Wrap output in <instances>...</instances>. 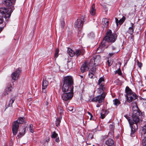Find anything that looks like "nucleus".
Instances as JSON below:
<instances>
[{
    "mask_svg": "<svg viewBox=\"0 0 146 146\" xmlns=\"http://www.w3.org/2000/svg\"><path fill=\"white\" fill-rule=\"evenodd\" d=\"M104 79L102 77H101L99 80L98 84L99 86V87L98 88V93L101 94L93 98L92 99V102H98L100 104L104 102L106 94V91L107 90L105 83H104Z\"/></svg>",
    "mask_w": 146,
    "mask_h": 146,
    "instance_id": "1",
    "label": "nucleus"
},
{
    "mask_svg": "<svg viewBox=\"0 0 146 146\" xmlns=\"http://www.w3.org/2000/svg\"><path fill=\"white\" fill-rule=\"evenodd\" d=\"M101 59L100 56L99 55H97L91 59L89 64L85 62L81 68V72L83 73L85 71L88 70L89 69V66H93V65L96 66L98 65L100 62Z\"/></svg>",
    "mask_w": 146,
    "mask_h": 146,
    "instance_id": "2",
    "label": "nucleus"
},
{
    "mask_svg": "<svg viewBox=\"0 0 146 146\" xmlns=\"http://www.w3.org/2000/svg\"><path fill=\"white\" fill-rule=\"evenodd\" d=\"M11 11V10H7L4 7L0 8V24H2L4 21L3 17L6 21H8L10 17Z\"/></svg>",
    "mask_w": 146,
    "mask_h": 146,
    "instance_id": "3",
    "label": "nucleus"
},
{
    "mask_svg": "<svg viewBox=\"0 0 146 146\" xmlns=\"http://www.w3.org/2000/svg\"><path fill=\"white\" fill-rule=\"evenodd\" d=\"M125 96L127 99V101L129 103L135 100L137 98V96L136 94L132 91L128 86H127L125 89Z\"/></svg>",
    "mask_w": 146,
    "mask_h": 146,
    "instance_id": "4",
    "label": "nucleus"
},
{
    "mask_svg": "<svg viewBox=\"0 0 146 146\" xmlns=\"http://www.w3.org/2000/svg\"><path fill=\"white\" fill-rule=\"evenodd\" d=\"M25 122V118L20 117L18 119V120L14 122L13 124L12 130L13 134L14 135H16L17 134L19 127V123L22 124Z\"/></svg>",
    "mask_w": 146,
    "mask_h": 146,
    "instance_id": "5",
    "label": "nucleus"
},
{
    "mask_svg": "<svg viewBox=\"0 0 146 146\" xmlns=\"http://www.w3.org/2000/svg\"><path fill=\"white\" fill-rule=\"evenodd\" d=\"M111 31L109 30L107 31L106 35L104 37L105 40H106L107 42H114L117 38V35L115 33L111 34Z\"/></svg>",
    "mask_w": 146,
    "mask_h": 146,
    "instance_id": "6",
    "label": "nucleus"
},
{
    "mask_svg": "<svg viewBox=\"0 0 146 146\" xmlns=\"http://www.w3.org/2000/svg\"><path fill=\"white\" fill-rule=\"evenodd\" d=\"M16 0H3V3L5 5L8 7L6 9L8 10H11V15L14 9V5Z\"/></svg>",
    "mask_w": 146,
    "mask_h": 146,
    "instance_id": "7",
    "label": "nucleus"
},
{
    "mask_svg": "<svg viewBox=\"0 0 146 146\" xmlns=\"http://www.w3.org/2000/svg\"><path fill=\"white\" fill-rule=\"evenodd\" d=\"M137 102H134L131 103V106H132L133 113L132 115L133 116H139L141 114V113L139 110L137 105Z\"/></svg>",
    "mask_w": 146,
    "mask_h": 146,
    "instance_id": "8",
    "label": "nucleus"
},
{
    "mask_svg": "<svg viewBox=\"0 0 146 146\" xmlns=\"http://www.w3.org/2000/svg\"><path fill=\"white\" fill-rule=\"evenodd\" d=\"M125 117L127 119L129 123L130 127L131 128V136L132 137H134L135 136V129L136 127V126L134 125V122L132 120L130 119V117L129 116L126 115H125Z\"/></svg>",
    "mask_w": 146,
    "mask_h": 146,
    "instance_id": "9",
    "label": "nucleus"
},
{
    "mask_svg": "<svg viewBox=\"0 0 146 146\" xmlns=\"http://www.w3.org/2000/svg\"><path fill=\"white\" fill-rule=\"evenodd\" d=\"M73 92H64L62 96V98L63 101H67L70 100L73 96Z\"/></svg>",
    "mask_w": 146,
    "mask_h": 146,
    "instance_id": "10",
    "label": "nucleus"
},
{
    "mask_svg": "<svg viewBox=\"0 0 146 146\" xmlns=\"http://www.w3.org/2000/svg\"><path fill=\"white\" fill-rule=\"evenodd\" d=\"M85 19L83 17H82L77 19V21L75 23L74 27L76 28H80L82 27Z\"/></svg>",
    "mask_w": 146,
    "mask_h": 146,
    "instance_id": "11",
    "label": "nucleus"
},
{
    "mask_svg": "<svg viewBox=\"0 0 146 146\" xmlns=\"http://www.w3.org/2000/svg\"><path fill=\"white\" fill-rule=\"evenodd\" d=\"M62 91L64 92H73V86L71 85H69L67 84L63 83V85L62 88Z\"/></svg>",
    "mask_w": 146,
    "mask_h": 146,
    "instance_id": "12",
    "label": "nucleus"
},
{
    "mask_svg": "<svg viewBox=\"0 0 146 146\" xmlns=\"http://www.w3.org/2000/svg\"><path fill=\"white\" fill-rule=\"evenodd\" d=\"M21 72V71L19 68L16 71L13 72L11 75L12 80L14 82L18 79Z\"/></svg>",
    "mask_w": 146,
    "mask_h": 146,
    "instance_id": "13",
    "label": "nucleus"
},
{
    "mask_svg": "<svg viewBox=\"0 0 146 146\" xmlns=\"http://www.w3.org/2000/svg\"><path fill=\"white\" fill-rule=\"evenodd\" d=\"M63 83L73 86V80L72 76H67L64 78Z\"/></svg>",
    "mask_w": 146,
    "mask_h": 146,
    "instance_id": "14",
    "label": "nucleus"
},
{
    "mask_svg": "<svg viewBox=\"0 0 146 146\" xmlns=\"http://www.w3.org/2000/svg\"><path fill=\"white\" fill-rule=\"evenodd\" d=\"M139 116H133L132 115V119H131L134 122V125H136V127L135 129V131H134V134L135 136V131L136 129H137V124L139 122Z\"/></svg>",
    "mask_w": 146,
    "mask_h": 146,
    "instance_id": "15",
    "label": "nucleus"
},
{
    "mask_svg": "<svg viewBox=\"0 0 146 146\" xmlns=\"http://www.w3.org/2000/svg\"><path fill=\"white\" fill-rule=\"evenodd\" d=\"M107 41L106 40H105L104 38L103 39V41L100 45L99 47L98 48V50H100L101 52H103L105 49V46L106 45V42Z\"/></svg>",
    "mask_w": 146,
    "mask_h": 146,
    "instance_id": "16",
    "label": "nucleus"
},
{
    "mask_svg": "<svg viewBox=\"0 0 146 146\" xmlns=\"http://www.w3.org/2000/svg\"><path fill=\"white\" fill-rule=\"evenodd\" d=\"M114 141L113 139L109 138L105 142V144L108 146H114Z\"/></svg>",
    "mask_w": 146,
    "mask_h": 146,
    "instance_id": "17",
    "label": "nucleus"
},
{
    "mask_svg": "<svg viewBox=\"0 0 146 146\" xmlns=\"http://www.w3.org/2000/svg\"><path fill=\"white\" fill-rule=\"evenodd\" d=\"M75 55L77 57L80 55H83L84 53V49H78L75 52Z\"/></svg>",
    "mask_w": 146,
    "mask_h": 146,
    "instance_id": "18",
    "label": "nucleus"
},
{
    "mask_svg": "<svg viewBox=\"0 0 146 146\" xmlns=\"http://www.w3.org/2000/svg\"><path fill=\"white\" fill-rule=\"evenodd\" d=\"M90 14L92 15H94L96 13V9L94 4H93L91 6L90 11Z\"/></svg>",
    "mask_w": 146,
    "mask_h": 146,
    "instance_id": "19",
    "label": "nucleus"
},
{
    "mask_svg": "<svg viewBox=\"0 0 146 146\" xmlns=\"http://www.w3.org/2000/svg\"><path fill=\"white\" fill-rule=\"evenodd\" d=\"M57 110L58 113L60 114L59 117L62 118V114L63 111V108L61 106H58L57 108Z\"/></svg>",
    "mask_w": 146,
    "mask_h": 146,
    "instance_id": "20",
    "label": "nucleus"
},
{
    "mask_svg": "<svg viewBox=\"0 0 146 146\" xmlns=\"http://www.w3.org/2000/svg\"><path fill=\"white\" fill-rule=\"evenodd\" d=\"M109 23V21L107 19L105 18L102 19V24L105 27H107Z\"/></svg>",
    "mask_w": 146,
    "mask_h": 146,
    "instance_id": "21",
    "label": "nucleus"
},
{
    "mask_svg": "<svg viewBox=\"0 0 146 146\" xmlns=\"http://www.w3.org/2000/svg\"><path fill=\"white\" fill-rule=\"evenodd\" d=\"M67 52L71 57H73L75 55V52L70 48L68 49Z\"/></svg>",
    "mask_w": 146,
    "mask_h": 146,
    "instance_id": "22",
    "label": "nucleus"
},
{
    "mask_svg": "<svg viewBox=\"0 0 146 146\" xmlns=\"http://www.w3.org/2000/svg\"><path fill=\"white\" fill-rule=\"evenodd\" d=\"M107 110H104L102 111V112L101 113L100 117L102 119H104L105 117L106 114H108V113H107Z\"/></svg>",
    "mask_w": 146,
    "mask_h": 146,
    "instance_id": "23",
    "label": "nucleus"
},
{
    "mask_svg": "<svg viewBox=\"0 0 146 146\" xmlns=\"http://www.w3.org/2000/svg\"><path fill=\"white\" fill-rule=\"evenodd\" d=\"M90 66H89L88 67H89ZM91 66L92 67V68L89 70V73H90L92 74H94L96 70V68L95 67L96 66L93 65V66Z\"/></svg>",
    "mask_w": 146,
    "mask_h": 146,
    "instance_id": "24",
    "label": "nucleus"
},
{
    "mask_svg": "<svg viewBox=\"0 0 146 146\" xmlns=\"http://www.w3.org/2000/svg\"><path fill=\"white\" fill-rule=\"evenodd\" d=\"M48 82L46 80H44L42 82V87L44 88H47L48 85Z\"/></svg>",
    "mask_w": 146,
    "mask_h": 146,
    "instance_id": "25",
    "label": "nucleus"
},
{
    "mask_svg": "<svg viewBox=\"0 0 146 146\" xmlns=\"http://www.w3.org/2000/svg\"><path fill=\"white\" fill-rule=\"evenodd\" d=\"M26 130V128L25 127L23 129V132H20L19 133V134H18L17 135V136L18 137L20 138L22 137L25 134V132Z\"/></svg>",
    "mask_w": 146,
    "mask_h": 146,
    "instance_id": "26",
    "label": "nucleus"
},
{
    "mask_svg": "<svg viewBox=\"0 0 146 146\" xmlns=\"http://www.w3.org/2000/svg\"><path fill=\"white\" fill-rule=\"evenodd\" d=\"M141 132V135H144L146 134V125L144 126L142 128Z\"/></svg>",
    "mask_w": 146,
    "mask_h": 146,
    "instance_id": "27",
    "label": "nucleus"
},
{
    "mask_svg": "<svg viewBox=\"0 0 146 146\" xmlns=\"http://www.w3.org/2000/svg\"><path fill=\"white\" fill-rule=\"evenodd\" d=\"M113 104L114 105L117 106L120 104V102L118 100L116 99L113 100Z\"/></svg>",
    "mask_w": 146,
    "mask_h": 146,
    "instance_id": "28",
    "label": "nucleus"
},
{
    "mask_svg": "<svg viewBox=\"0 0 146 146\" xmlns=\"http://www.w3.org/2000/svg\"><path fill=\"white\" fill-rule=\"evenodd\" d=\"M125 19V17H124L123 16L122 18L119 20L118 21V24L120 25L122 24L124 21Z\"/></svg>",
    "mask_w": 146,
    "mask_h": 146,
    "instance_id": "29",
    "label": "nucleus"
},
{
    "mask_svg": "<svg viewBox=\"0 0 146 146\" xmlns=\"http://www.w3.org/2000/svg\"><path fill=\"white\" fill-rule=\"evenodd\" d=\"M61 118L59 117V118H57L56 119V126H58L60 124V123L61 121Z\"/></svg>",
    "mask_w": 146,
    "mask_h": 146,
    "instance_id": "30",
    "label": "nucleus"
},
{
    "mask_svg": "<svg viewBox=\"0 0 146 146\" xmlns=\"http://www.w3.org/2000/svg\"><path fill=\"white\" fill-rule=\"evenodd\" d=\"M128 33L131 35H132L133 33V28L129 27L127 31Z\"/></svg>",
    "mask_w": 146,
    "mask_h": 146,
    "instance_id": "31",
    "label": "nucleus"
},
{
    "mask_svg": "<svg viewBox=\"0 0 146 146\" xmlns=\"http://www.w3.org/2000/svg\"><path fill=\"white\" fill-rule=\"evenodd\" d=\"M118 74L119 75H122L121 72L120 68L115 71V74Z\"/></svg>",
    "mask_w": 146,
    "mask_h": 146,
    "instance_id": "32",
    "label": "nucleus"
},
{
    "mask_svg": "<svg viewBox=\"0 0 146 146\" xmlns=\"http://www.w3.org/2000/svg\"><path fill=\"white\" fill-rule=\"evenodd\" d=\"M82 32L80 31L78 32V36L79 37V38H80L81 37V38H80V39H81L83 36V34L82 33Z\"/></svg>",
    "mask_w": 146,
    "mask_h": 146,
    "instance_id": "33",
    "label": "nucleus"
},
{
    "mask_svg": "<svg viewBox=\"0 0 146 146\" xmlns=\"http://www.w3.org/2000/svg\"><path fill=\"white\" fill-rule=\"evenodd\" d=\"M11 88L12 87L11 85L10 86L7 87V88L5 89V90L7 92H9L11 91Z\"/></svg>",
    "mask_w": 146,
    "mask_h": 146,
    "instance_id": "34",
    "label": "nucleus"
},
{
    "mask_svg": "<svg viewBox=\"0 0 146 146\" xmlns=\"http://www.w3.org/2000/svg\"><path fill=\"white\" fill-rule=\"evenodd\" d=\"M142 144L143 146H146V136L144 137L142 140Z\"/></svg>",
    "mask_w": 146,
    "mask_h": 146,
    "instance_id": "35",
    "label": "nucleus"
},
{
    "mask_svg": "<svg viewBox=\"0 0 146 146\" xmlns=\"http://www.w3.org/2000/svg\"><path fill=\"white\" fill-rule=\"evenodd\" d=\"M59 52V49L58 48H56L55 50V52L54 54V57L55 58H56L58 56Z\"/></svg>",
    "mask_w": 146,
    "mask_h": 146,
    "instance_id": "36",
    "label": "nucleus"
},
{
    "mask_svg": "<svg viewBox=\"0 0 146 146\" xmlns=\"http://www.w3.org/2000/svg\"><path fill=\"white\" fill-rule=\"evenodd\" d=\"M33 125L32 124H31L29 125V129L30 132L32 133H33L34 132V130L33 129Z\"/></svg>",
    "mask_w": 146,
    "mask_h": 146,
    "instance_id": "37",
    "label": "nucleus"
},
{
    "mask_svg": "<svg viewBox=\"0 0 146 146\" xmlns=\"http://www.w3.org/2000/svg\"><path fill=\"white\" fill-rule=\"evenodd\" d=\"M15 100V98L11 99L9 101V106H11L12 104L14 102Z\"/></svg>",
    "mask_w": 146,
    "mask_h": 146,
    "instance_id": "38",
    "label": "nucleus"
},
{
    "mask_svg": "<svg viewBox=\"0 0 146 146\" xmlns=\"http://www.w3.org/2000/svg\"><path fill=\"white\" fill-rule=\"evenodd\" d=\"M57 134L56 133L55 131H54L51 137L52 138H55L57 137Z\"/></svg>",
    "mask_w": 146,
    "mask_h": 146,
    "instance_id": "39",
    "label": "nucleus"
},
{
    "mask_svg": "<svg viewBox=\"0 0 146 146\" xmlns=\"http://www.w3.org/2000/svg\"><path fill=\"white\" fill-rule=\"evenodd\" d=\"M72 64V62H68V63L67 64V65H68V68L69 69H70L72 67V65H71Z\"/></svg>",
    "mask_w": 146,
    "mask_h": 146,
    "instance_id": "40",
    "label": "nucleus"
},
{
    "mask_svg": "<svg viewBox=\"0 0 146 146\" xmlns=\"http://www.w3.org/2000/svg\"><path fill=\"white\" fill-rule=\"evenodd\" d=\"M137 64L138 66L140 68H141L142 65V64L141 62H139V61L138 60H137Z\"/></svg>",
    "mask_w": 146,
    "mask_h": 146,
    "instance_id": "41",
    "label": "nucleus"
},
{
    "mask_svg": "<svg viewBox=\"0 0 146 146\" xmlns=\"http://www.w3.org/2000/svg\"><path fill=\"white\" fill-rule=\"evenodd\" d=\"M46 88L43 87L42 88V92L43 93H45L46 92Z\"/></svg>",
    "mask_w": 146,
    "mask_h": 146,
    "instance_id": "42",
    "label": "nucleus"
},
{
    "mask_svg": "<svg viewBox=\"0 0 146 146\" xmlns=\"http://www.w3.org/2000/svg\"><path fill=\"white\" fill-rule=\"evenodd\" d=\"M68 110L70 111H72L74 110V109L73 107H68Z\"/></svg>",
    "mask_w": 146,
    "mask_h": 146,
    "instance_id": "43",
    "label": "nucleus"
},
{
    "mask_svg": "<svg viewBox=\"0 0 146 146\" xmlns=\"http://www.w3.org/2000/svg\"><path fill=\"white\" fill-rule=\"evenodd\" d=\"M8 94V92H7L5 90L3 92L2 95L3 96H6Z\"/></svg>",
    "mask_w": 146,
    "mask_h": 146,
    "instance_id": "44",
    "label": "nucleus"
},
{
    "mask_svg": "<svg viewBox=\"0 0 146 146\" xmlns=\"http://www.w3.org/2000/svg\"><path fill=\"white\" fill-rule=\"evenodd\" d=\"M64 21H63L61 23V26L62 28L64 27Z\"/></svg>",
    "mask_w": 146,
    "mask_h": 146,
    "instance_id": "45",
    "label": "nucleus"
},
{
    "mask_svg": "<svg viewBox=\"0 0 146 146\" xmlns=\"http://www.w3.org/2000/svg\"><path fill=\"white\" fill-rule=\"evenodd\" d=\"M110 127L111 129L112 130L114 129V125L112 123L110 125Z\"/></svg>",
    "mask_w": 146,
    "mask_h": 146,
    "instance_id": "46",
    "label": "nucleus"
},
{
    "mask_svg": "<svg viewBox=\"0 0 146 146\" xmlns=\"http://www.w3.org/2000/svg\"><path fill=\"white\" fill-rule=\"evenodd\" d=\"M94 75V74H91L90 73H89V74H88L89 77V78H92L93 76Z\"/></svg>",
    "mask_w": 146,
    "mask_h": 146,
    "instance_id": "47",
    "label": "nucleus"
},
{
    "mask_svg": "<svg viewBox=\"0 0 146 146\" xmlns=\"http://www.w3.org/2000/svg\"><path fill=\"white\" fill-rule=\"evenodd\" d=\"M115 22H116V25H117V26H118V21H119V20L117 18H115Z\"/></svg>",
    "mask_w": 146,
    "mask_h": 146,
    "instance_id": "48",
    "label": "nucleus"
},
{
    "mask_svg": "<svg viewBox=\"0 0 146 146\" xmlns=\"http://www.w3.org/2000/svg\"><path fill=\"white\" fill-rule=\"evenodd\" d=\"M108 137V135H106L105 136H102V138L103 139H105L107 138Z\"/></svg>",
    "mask_w": 146,
    "mask_h": 146,
    "instance_id": "49",
    "label": "nucleus"
},
{
    "mask_svg": "<svg viewBox=\"0 0 146 146\" xmlns=\"http://www.w3.org/2000/svg\"><path fill=\"white\" fill-rule=\"evenodd\" d=\"M114 54V53H110L109 54V55L110 56H111Z\"/></svg>",
    "mask_w": 146,
    "mask_h": 146,
    "instance_id": "50",
    "label": "nucleus"
},
{
    "mask_svg": "<svg viewBox=\"0 0 146 146\" xmlns=\"http://www.w3.org/2000/svg\"><path fill=\"white\" fill-rule=\"evenodd\" d=\"M55 141L57 142H58L59 141V138H56Z\"/></svg>",
    "mask_w": 146,
    "mask_h": 146,
    "instance_id": "51",
    "label": "nucleus"
},
{
    "mask_svg": "<svg viewBox=\"0 0 146 146\" xmlns=\"http://www.w3.org/2000/svg\"><path fill=\"white\" fill-rule=\"evenodd\" d=\"M131 27L133 28H134L133 24V23H131Z\"/></svg>",
    "mask_w": 146,
    "mask_h": 146,
    "instance_id": "52",
    "label": "nucleus"
},
{
    "mask_svg": "<svg viewBox=\"0 0 146 146\" xmlns=\"http://www.w3.org/2000/svg\"><path fill=\"white\" fill-rule=\"evenodd\" d=\"M108 63V65L109 66H111V64L110 63V62L109 61V60H108L107 61Z\"/></svg>",
    "mask_w": 146,
    "mask_h": 146,
    "instance_id": "53",
    "label": "nucleus"
},
{
    "mask_svg": "<svg viewBox=\"0 0 146 146\" xmlns=\"http://www.w3.org/2000/svg\"><path fill=\"white\" fill-rule=\"evenodd\" d=\"M90 119L91 120L92 117H93L92 115L91 114L90 115Z\"/></svg>",
    "mask_w": 146,
    "mask_h": 146,
    "instance_id": "54",
    "label": "nucleus"
},
{
    "mask_svg": "<svg viewBox=\"0 0 146 146\" xmlns=\"http://www.w3.org/2000/svg\"><path fill=\"white\" fill-rule=\"evenodd\" d=\"M50 140L49 138H48L46 140V141L47 142H48Z\"/></svg>",
    "mask_w": 146,
    "mask_h": 146,
    "instance_id": "55",
    "label": "nucleus"
},
{
    "mask_svg": "<svg viewBox=\"0 0 146 146\" xmlns=\"http://www.w3.org/2000/svg\"><path fill=\"white\" fill-rule=\"evenodd\" d=\"M3 29V27H1L0 28V33H1V31Z\"/></svg>",
    "mask_w": 146,
    "mask_h": 146,
    "instance_id": "56",
    "label": "nucleus"
},
{
    "mask_svg": "<svg viewBox=\"0 0 146 146\" xmlns=\"http://www.w3.org/2000/svg\"><path fill=\"white\" fill-rule=\"evenodd\" d=\"M115 48L114 46H112V49L113 50L115 49Z\"/></svg>",
    "mask_w": 146,
    "mask_h": 146,
    "instance_id": "57",
    "label": "nucleus"
},
{
    "mask_svg": "<svg viewBox=\"0 0 146 146\" xmlns=\"http://www.w3.org/2000/svg\"><path fill=\"white\" fill-rule=\"evenodd\" d=\"M88 114L90 115L92 114L90 112L88 111Z\"/></svg>",
    "mask_w": 146,
    "mask_h": 146,
    "instance_id": "58",
    "label": "nucleus"
},
{
    "mask_svg": "<svg viewBox=\"0 0 146 146\" xmlns=\"http://www.w3.org/2000/svg\"><path fill=\"white\" fill-rule=\"evenodd\" d=\"M100 106L98 104L96 106L97 107H100Z\"/></svg>",
    "mask_w": 146,
    "mask_h": 146,
    "instance_id": "59",
    "label": "nucleus"
},
{
    "mask_svg": "<svg viewBox=\"0 0 146 146\" xmlns=\"http://www.w3.org/2000/svg\"><path fill=\"white\" fill-rule=\"evenodd\" d=\"M126 103V102H125L124 103V104L125 105Z\"/></svg>",
    "mask_w": 146,
    "mask_h": 146,
    "instance_id": "60",
    "label": "nucleus"
},
{
    "mask_svg": "<svg viewBox=\"0 0 146 146\" xmlns=\"http://www.w3.org/2000/svg\"><path fill=\"white\" fill-rule=\"evenodd\" d=\"M46 105H47V104H48V103H46Z\"/></svg>",
    "mask_w": 146,
    "mask_h": 146,
    "instance_id": "61",
    "label": "nucleus"
}]
</instances>
